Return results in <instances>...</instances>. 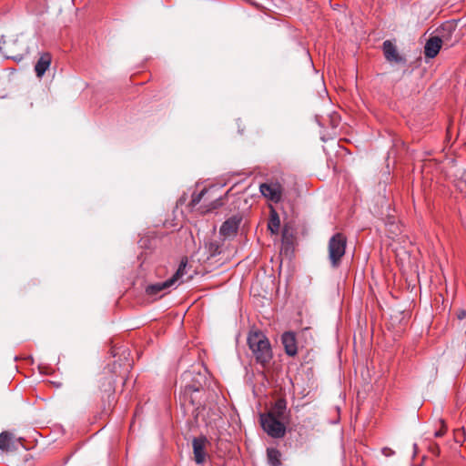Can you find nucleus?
<instances>
[{"label":"nucleus","mask_w":466,"mask_h":466,"mask_svg":"<svg viewBox=\"0 0 466 466\" xmlns=\"http://www.w3.org/2000/svg\"><path fill=\"white\" fill-rule=\"evenodd\" d=\"M248 345L258 363L265 367L271 360L273 354L270 343L263 332L251 330L248 336Z\"/></svg>","instance_id":"nucleus-1"},{"label":"nucleus","mask_w":466,"mask_h":466,"mask_svg":"<svg viewBox=\"0 0 466 466\" xmlns=\"http://www.w3.org/2000/svg\"><path fill=\"white\" fill-rule=\"evenodd\" d=\"M187 259H182L176 273L170 279L148 285L146 289L147 294L149 296L162 297L163 294L168 293L172 287L181 282V279L185 275Z\"/></svg>","instance_id":"nucleus-2"},{"label":"nucleus","mask_w":466,"mask_h":466,"mask_svg":"<svg viewBox=\"0 0 466 466\" xmlns=\"http://www.w3.org/2000/svg\"><path fill=\"white\" fill-rule=\"evenodd\" d=\"M214 191L215 188L211 187L204 188L199 193H193L190 206L192 208H196L201 201H203L204 204L198 208L201 213L210 212L220 208L223 205L222 198L220 197L217 198L213 196Z\"/></svg>","instance_id":"nucleus-3"},{"label":"nucleus","mask_w":466,"mask_h":466,"mask_svg":"<svg viewBox=\"0 0 466 466\" xmlns=\"http://www.w3.org/2000/svg\"><path fill=\"white\" fill-rule=\"evenodd\" d=\"M346 245V237L341 233H337L329 238L328 251L332 268H336L340 265L341 258L345 255Z\"/></svg>","instance_id":"nucleus-4"},{"label":"nucleus","mask_w":466,"mask_h":466,"mask_svg":"<svg viewBox=\"0 0 466 466\" xmlns=\"http://www.w3.org/2000/svg\"><path fill=\"white\" fill-rule=\"evenodd\" d=\"M262 429L268 435L275 439L284 437L286 427L284 421L272 417L271 414H261L259 417Z\"/></svg>","instance_id":"nucleus-5"},{"label":"nucleus","mask_w":466,"mask_h":466,"mask_svg":"<svg viewBox=\"0 0 466 466\" xmlns=\"http://www.w3.org/2000/svg\"><path fill=\"white\" fill-rule=\"evenodd\" d=\"M209 441L205 436L196 437L192 441L194 461L197 464H203L208 458L207 448Z\"/></svg>","instance_id":"nucleus-6"},{"label":"nucleus","mask_w":466,"mask_h":466,"mask_svg":"<svg viewBox=\"0 0 466 466\" xmlns=\"http://www.w3.org/2000/svg\"><path fill=\"white\" fill-rule=\"evenodd\" d=\"M259 189L261 194L269 200L275 203L281 200L283 187L279 182L261 184Z\"/></svg>","instance_id":"nucleus-7"},{"label":"nucleus","mask_w":466,"mask_h":466,"mask_svg":"<svg viewBox=\"0 0 466 466\" xmlns=\"http://www.w3.org/2000/svg\"><path fill=\"white\" fill-rule=\"evenodd\" d=\"M384 56L388 62L395 64H405L406 59L400 56L396 46L390 40H386L382 44Z\"/></svg>","instance_id":"nucleus-8"},{"label":"nucleus","mask_w":466,"mask_h":466,"mask_svg":"<svg viewBox=\"0 0 466 466\" xmlns=\"http://www.w3.org/2000/svg\"><path fill=\"white\" fill-rule=\"evenodd\" d=\"M443 39L440 36H431L424 46V55L428 58H434L441 48Z\"/></svg>","instance_id":"nucleus-9"},{"label":"nucleus","mask_w":466,"mask_h":466,"mask_svg":"<svg viewBox=\"0 0 466 466\" xmlns=\"http://www.w3.org/2000/svg\"><path fill=\"white\" fill-rule=\"evenodd\" d=\"M281 341L284 346L285 352L289 356L293 357L298 353L295 333L291 331L285 332L281 337Z\"/></svg>","instance_id":"nucleus-10"},{"label":"nucleus","mask_w":466,"mask_h":466,"mask_svg":"<svg viewBox=\"0 0 466 466\" xmlns=\"http://www.w3.org/2000/svg\"><path fill=\"white\" fill-rule=\"evenodd\" d=\"M455 31V26L451 23L443 24L438 30V35L443 39L442 44L448 46H453L454 42H457V38L452 41V34Z\"/></svg>","instance_id":"nucleus-11"},{"label":"nucleus","mask_w":466,"mask_h":466,"mask_svg":"<svg viewBox=\"0 0 466 466\" xmlns=\"http://www.w3.org/2000/svg\"><path fill=\"white\" fill-rule=\"evenodd\" d=\"M52 56L49 53H43L35 65V72L37 77L41 78L50 67Z\"/></svg>","instance_id":"nucleus-12"},{"label":"nucleus","mask_w":466,"mask_h":466,"mask_svg":"<svg viewBox=\"0 0 466 466\" xmlns=\"http://www.w3.org/2000/svg\"><path fill=\"white\" fill-rule=\"evenodd\" d=\"M267 414H271L272 417H275L281 421H285L288 419L286 400L284 399H279L276 400L275 404Z\"/></svg>","instance_id":"nucleus-13"},{"label":"nucleus","mask_w":466,"mask_h":466,"mask_svg":"<svg viewBox=\"0 0 466 466\" xmlns=\"http://www.w3.org/2000/svg\"><path fill=\"white\" fill-rule=\"evenodd\" d=\"M17 41H5L3 37L0 39V50L8 58L16 59L19 54H15L18 50L15 48Z\"/></svg>","instance_id":"nucleus-14"},{"label":"nucleus","mask_w":466,"mask_h":466,"mask_svg":"<svg viewBox=\"0 0 466 466\" xmlns=\"http://www.w3.org/2000/svg\"><path fill=\"white\" fill-rule=\"evenodd\" d=\"M238 223L239 221L236 218L227 219L220 228V234L225 238L235 235L238 228Z\"/></svg>","instance_id":"nucleus-15"},{"label":"nucleus","mask_w":466,"mask_h":466,"mask_svg":"<svg viewBox=\"0 0 466 466\" xmlns=\"http://www.w3.org/2000/svg\"><path fill=\"white\" fill-rule=\"evenodd\" d=\"M280 456L281 454L277 449L271 448L267 451L268 461L271 466L281 465Z\"/></svg>","instance_id":"nucleus-16"},{"label":"nucleus","mask_w":466,"mask_h":466,"mask_svg":"<svg viewBox=\"0 0 466 466\" xmlns=\"http://www.w3.org/2000/svg\"><path fill=\"white\" fill-rule=\"evenodd\" d=\"M279 226H280L279 218L277 213L274 212L269 219L268 228L271 231V233L276 234L279 232Z\"/></svg>","instance_id":"nucleus-17"},{"label":"nucleus","mask_w":466,"mask_h":466,"mask_svg":"<svg viewBox=\"0 0 466 466\" xmlns=\"http://www.w3.org/2000/svg\"><path fill=\"white\" fill-rule=\"evenodd\" d=\"M11 444V435L8 432H2L0 434V450L9 451Z\"/></svg>","instance_id":"nucleus-18"},{"label":"nucleus","mask_w":466,"mask_h":466,"mask_svg":"<svg viewBox=\"0 0 466 466\" xmlns=\"http://www.w3.org/2000/svg\"><path fill=\"white\" fill-rule=\"evenodd\" d=\"M454 441L460 444L463 443L465 441V431L463 428H460L454 431Z\"/></svg>","instance_id":"nucleus-19"},{"label":"nucleus","mask_w":466,"mask_h":466,"mask_svg":"<svg viewBox=\"0 0 466 466\" xmlns=\"http://www.w3.org/2000/svg\"><path fill=\"white\" fill-rule=\"evenodd\" d=\"M441 429L437 431L435 433H434V436L436 438H440V437H442L445 432H446V425H445V422L443 420H441Z\"/></svg>","instance_id":"nucleus-20"},{"label":"nucleus","mask_w":466,"mask_h":466,"mask_svg":"<svg viewBox=\"0 0 466 466\" xmlns=\"http://www.w3.org/2000/svg\"><path fill=\"white\" fill-rule=\"evenodd\" d=\"M199 390V387H197L195 385H187L185 387V392L186 393H188V392H195V391H198Z\"/></svg>","instance_id":"nucleus-21"},{"label":"nucleus","mask_w":466,"mask_h":466,"mask_svg":"<svg viewBox=\"0 0 466 466\" xmlns=\"http://www.w3.org/2000/svg\"><path fill=\"white\" fill-rule=\"evenodd\" d=\"M466 316V312L464 310H461L459 314H458V318L460 319H462L464 317Z\"/></svg>","instance_id":"nucleus-22"}]
</instances>
